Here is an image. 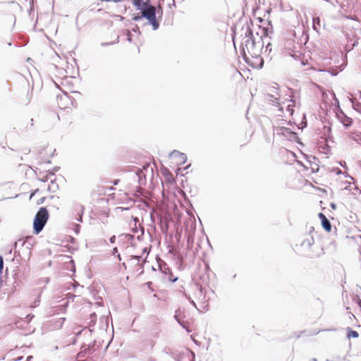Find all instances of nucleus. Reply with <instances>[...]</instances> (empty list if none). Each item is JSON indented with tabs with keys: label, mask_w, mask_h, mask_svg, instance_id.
<instances>
[{
	"label": "nucleus",
	"mask_w": 361,
	"mask_h": 361,
	"mask_svg": "<svg viewBox=\"0 0 361 361\" xmlns=\"http://www.w3.org/2000/svg\"><path fill=\"white\" fill-rule=\"evenodd\" d=\"M262 39H260L258 41H255V37L253 36V32L251 28L247 27L245 32V37L242 41V56L243 59L246 63H249V58L246 54V51L247 53L253 58L255 59L257 61H259V64L257 66L259 68H262L264 65V60L260 56L264 49Z\"/></svg>",
	"instance_id": "1"
},
{
	"label": "nucleus",
	"mask_w": 361,
	"mask_h": 361,
	"mask_svg": "<svg viewBox=\"0 0 361 361\" xmlns=\"http://www.w3.org/2000/svg\"><path fill=\"white\" fill-rule=\"evenodd\" d=\"M132 4L137 11H140L142 16L147 20L148 23L152 25V30H158L160 25L157 18L158 12L157 8L152 4L151 0H132Z\"/></svg>",
	"instance_id": "2"
},
{
	"label": "nucleus",
	"mask_w": 361,
	"mask_h": 361,
	"mask_svg": "<svg viewBox=\"0 0 361 361\" xmlns=\"http://www.w3.org/2000/svg\"><path fill=\"white\" fill-rule=\"evenodd\" d=\"M49 218L48 210L45 207H41L35 215L33 221L34 232L38 234L44 227Z\"/></svg>",
	"instance_id": "3"
},
{
	"label": "nucleus",
	"mask_w": 361,
	"mask_h": 361,
	"mask_svg": "<svg viewBox=\"0 0 361 361\" xmlns=\"http://www.w3.org/2000/svg\"><path fill=\"white\" fill-rule=\"evenodd\" d=\"M335 102L338 104V110L336 112L337 118L340 120L344 126H350L353 123L352 118L348 117L340 108L339 101L337 98H335Z\"/></svg>",
	"instance_id": "4"
},
{
	"label": "nucleus",
	"mask_w": 361,
	"mask_h": 361,
	"mask_svg": "<svg viewBox=\"0 0 361 361\" xmlns=\"http://www.w3.org/2000/svg\"><path fill=\"white\" fill-rule=\"evenodd\" d=\"M169 157L171 158H177L178 159V164H183L187 161V156L185 154L180 152L178 150H173L170 153Z\"/></svg>",
	"instance_id": "5"
},
{
	"label": "nucleus",
	"mask_w": 361,
	"mask_h": 361,
	"mask_svg": "<svg viewBox=\"0 0 361 361\" xmlns=\"http://www.w3.org/2000/svg\"><path fill=\"white\" fill-rule=\"evenodd\" d=\"M319 219L322 221V225L323 228L326 231H331V224L329 220L326 217V216L323 213H319L318 214Z\"/></svg>",
	"instance_id": "6"
},
{
	"label": "nucleus",
	"mask_w": 361,
	"mask_h": 361,
	"mask_svg": "<svg viewBox=\"0 0 361 361\" xmlns=\"http://www.w3.org/2000/svg\"><path fill=\"white\" fill-rule=\"evenodd\" d=\"M321 138L323 140L319 142L318 148L322 149L323 153L328 154L329 146L328 145V140L326 139V137H321Z\"/></svg>",
	"instance_id": "7"
},
{
	"label": "nucleus",
	"mask_w": 361,
	"mask_h": 361,
	"mask_svg": "<svg viewBox=\"0 0 361 361\" xmlns=\"http://www.w3.org/2000/svg\"><path fill=\"white\" fill-rule=\"evenodd\" d=\"M266 100L272 104H274V103L278 104L279 99L277 97H275L273 94H267L265 97Z\"/></svg>",
	"instance_id": "8"
},
{
	"label": "nucleus",
	"mask_w": 361,
	"mask_h": 361,
	"mask_svg": "<svg viewBox=\"0 0 361 361\" xmlns=\"http://www.w3.org/2000/svg\"><path fill=\"white\" fill-rule=\"evenodd\" d=\"M355 35L356 39L354 41L353 44V47L357 45L358 39L361 38V29L355 30Z\"/></svg>",
	"instance_id": "9"
},
{
	"label": "nucleus",
	"mask_w": 361,
	"mask_h": 361,
	"mask_svg": "<svg viewBox=\"0 0 361 361\" xmlns=\"http://www.w3.org/2000/svg\"><path fill=\"white\" fill-rule=\"evenodd\" d=\"M351 102L353 109L358 113L361 114V103L357 101H352Z\"/></svg>",
	"instance_id": "10"
},
{
	"label": "nucleus",
	"mask_w": 361,
	"mask_h": 361,
	"mask_svg": "<svg viewBox=\"0 0 361 361\" xmlns=\"http://www.w3.org/2000/svg\"><path fill=\"white\" fill-rule=\"evenodd\" d=\"M319 27H320V18L319 17L313 18V29L318 32Z\"/></svg>",
	"instance_id": "11"
},
{
	"label": "nucleus",
	"mask_w": 361,
	"mask_h": 361,
	"mask_svg": "<svg viewBox=\"0 0 361 361\" xmlns=\"http://www.w3.org/2000/svg\"><path fill=\"white\" fill-rule=\"evenodd\" d=\"M348 334H347V336L348 338H357L359 334L356 331H354V330H352L350 329H348Z\"/></svg>",
	"instance_id": "12"
},
{
	"label": "nucleus",
	"mask_w": 361,
	"mask_h": 361,
	"mask_svg": "<svg viewBox=\"0 0 361 361\" xmlns=\"http://www.w3.org/2000/svg\"><path fill=\"white\" fill-rule=\"evenodd\" d=\"M142 18H145L143 16H142V14L141 13V15L140 14H135L134 15V16L133 17V20L134 21H139L140 20H142Z\"/></svg>",
	"instance_id": "13"
},
{
	"label": "nucleus",
	"mask_w": 361,
	"mask_h": 361,
	"mask_svg": "<svg viewBox=\"0 0 361 361\" xmlns=\"http://www.w3.org/2000/svg\"><path fill=\"white\" fill-rule=\"evenodd\" d=\"M312 243H313V239L311 238V239H307L306 240H304L303 243H302V245H305L307 244V246H311L312 245Z\"/></svg>",
	"instance_id": "14"
},
{
	"label": "nucleus",
	"mask_w": 361,
	"mask_h": 361,
	"mask_svg": "<svg viewBox=\"0 0 361 361\" xmlns=\"http://www.w3.org/2000/svg\"><path fill=\"white\" fill-rule=\"evenodd\" d=\"M130 259L131 260H135V262L137 263V264H139L140 263V257L139 256H135V255H133V256H130Z\"/></svg>",
	"instance_id": "15"
},
{
	"label": "nucleus",
	"mask_w": 361,
	"mask_h": 361,
	"mask_svg": "<svg viewBox=\"0 0 361 361\" xmlns=\"http://www.w3.org/2000/svg\"><path fill=\"white\" fill-rule=\"evenodd\" d=\"M4 268V259L1 256H0V274L2 273V270Z\"/></svg>",
	"instance_id": "16"
},
{
	"label": "nucleus",
	"mask_w": 361,
	"mask_h": 361,
	"mask_svg": "<svg viewBox=\"0 0 361 361\" xmlns=\"http://www.w3.org/2000/svg\"><path fill=\"white\" fill-rule=\"evenodd\" d=\"M115 43H116L115 42H102V43H101V46H102V47H106V46L112 45V44H115Z\"/></svg>",
	"instance_id": "17"
},
{
	"label": "nucleus",
	"mask_w": 361,
	"mask_h": 361,
	"mask_svg": "<svg viewBox=\"0 0 361 361\" xmlns=\"http://www.w3.org/2000/svg\"><path fill=\"white\" fill-rule=\"evenodd\" d=\"M177 313H178V311L176 312V315H175V319H176V321L183 327V328H185V326H184V324L180 321V319H178V315H177Z\"/></svg>",
	"instance_id": "18"
},
{
	"label": "nucleus",
	"mask_w": 361,
	"mask_h": 361,
	"mask_svg": "<svg viewBox=\"0 0 361 361\" xmlns=\"http://www.w3.org/2000/svg\"><path fill=\"white\" fill-rule=\"evenodd\" d=\"M133 31L140 34V27L137 25L133 28Z\"/></svg>",
	"instance_id": "19"
},
{
	"label": "nucleus",
	"mask_w": 361,
	"mask_h": 361,
	"mask_svg": "<svg viewBox=\"0 0 361 361\" xmlns=\"http://www.w3.org/2000/svg\"><path fill=\"white\" fill-rule=\"evenodd\" d=\"M39 303V299H37L35 300L33 305H31L32 307H37Z\"/></svg>",
	"instance_id": "20"
},
{
	"label": "nucleus",
	"mask_w": 361,
	"mask_h": 361,
	"mask_svg": "<svg viewBox=\"0 0 361 361\" xmlns=\"http://www.w3.org/2000/svg\"><path fill=\"white\" fill-rule=\"evenodd\" d=\"M269 34V28H264L263 29V35L264 36H267Z\"/></svg>",
	"instance_id": "21"
},
{
	"label": "nucleus",
	"mask_w": 361,
	"mask_h": 361,
	"mask_svg": "<svg viewBox=\"0 0 361 361\" xmlns=\"http://www.w3.org/2000/svg\"><path fill=\"white\" fill-rule=\"evenodd\" d=\"M271 45V44L270 42H269L267 44V45L265 47V50H264V52H267V51H271V49H269V47Z\"/></svg>",
	"instance_id": "22"
},
{
	"label": "nucleus",
	"mask_w": 361,
	"mask_h": 361,
	"mask_svg": "<svg viewBox=\"0 0 361 361\" xmlns=\"http://www.w3.org/2000/svg\"><path fill=\"white\" fill-rule=\"evenodd\" d=\"M187 298H188L189 302H190V303H191L194 307H197L196 304H195V302H194V300H192V299H191L190 298H189V297H187Z\"/></svg>",
	"instance_id": "23"
},
{
	"label": "nucleus",
	"mask_w": 361,
	"mask_h": 361,
	"mask_svg": "<svg viewBox=\"0 0 361 361\" xmlns=\"http://www.w3.org/2000/svg\"><path fill=\"white\" fill-rule=\"evenodd\" d=\"M109 240H110V243H115V240H116V236H115V235L111 236V237L110 238Z\"/></svg>",
	"instance_id": "24"
},
{
	"label": "nucleus",
	"mask_w": 361,
	"mask_h": 361,
	"mask_svg": "<svg viewBox=\"0 0 361 361\" xmlns=\"http://www.w3.org/2000/svg\"><path fill=\"white\" fill-rule=\"evenodd\" d=\"M75 232L78 233L79 232V228H80V225L77 224L75 225Z\"/></svg>",
	"instance_id": "25"
},
{
	"label": "nucleus",
	"mask_w": 361,
	"mask_h": 361,
	"mask_svg": "<svg viewBox=\"0 0 361 361\" xmlns=\"http://www.w3.org/2000/svg\"><path fill=\"white\" fill-rule=\"evenodd\" d=\"M87 350H88V351H90V346H88L87 348H85L83 350V352L87 353Z\"/></svg>",
	"instance_id": "26"
},
{
	"label": "nucleus",
	"mask_w": 361,
	"mask_h": 361,
	"mask_svg": "<svg viewBox=\"0 0 361 361\" xmlns=\"http://www.w3.org/2000/svg\"><path fill=\"white\" fill-rule=\"evenodd\" d=\"M290 135H293V136H295V135H298V133H295V132H290Z\"/></svg>",
	"instance_id": "27"
},
{
	"label": "nucleus",
	"mask_w": 361,
	"mask_h": 361,
	"mask_svg": "<svg viewBox=\"0 0 361 361\" xmlns=\"http://www.w3.org/2000/svg\"><path fill=\"white\" fill-rule=\"evenodd\" d=\"M117 252H118V249H117V247H114V248L113 249V253H114V254H116Z\"/></svg>",
	"instance_id": "28"
},
{
	"label": "nucleus",
	"mask_w": 361,
	"mask_h": 361,
	"mask_svg": "<svg viewBox=\"0 0 361 361\" xmlns=\"http://www.w3.org/2000/svg\"><path fill=\"white\" fill-rule=\"evenodd\" d=\"M177 279H178V278H172V279H171L170 280H171L172 282H175V281H177Z\"/></svg>",
	"instance_id": "29"
},
{
	"label": "nucleus",
	"mask_w": 361,
	"mask_h": 361,
	"mask_svg": "<svg viewBox=\"0 0 361 361\" xmlns=\"http://www.w3.org/2000/svg\"><path fill=\"white\" fill-rule=\"evenodd\" d=\"M331 207L332 209H336V204H334V203L331 204Z\"/></svg>",
	"instance_id": "30"
},
{
	"label": "nucleus",
	"mask_w": 361,
	"mask_h": 361,
	"mask_svg": "<svg viewBox=\"0 0 361 361\" xmlns=\"http://www.w3.org/2000/svg\"><path fill=\"white\" fill-rule=\"evenodd\" d=\"M128 40L129 42H131V40H132L131 35H128Z\"/></svg>",
	"instance_id": "31"
},
{
	"label": "nucleus",
	"mask_w": 361,
	"mask_h": 361,
	"mask_svg": "<svg viewBox=\"0 0 361 361\" xmlns=\"http://www.w3.org/2000/svg\"><path fill=\"white\" fill-rule=\"evenodd\" d=\"M78 221H82V214L79 216V218L78 219Z\"/></svg>",
	"instance_id": "32"
},
{
	"label": "nucleus",
	"mask_w": 361,
	"mask_h": 361,
	"mask_svg": "<svg viewBox=\"0 0 361 361\" xmlns=\"http://www.w3.org/2000/svg\"><path fill=\"white\" fill-rule=\"evenodd\" d=\"M117 257H118V259L120 261L121 260V255H117Z\"/></svg>",
	"instance_id": "33"
},
{
	"label": "nucleus",
	"mask_w": 361,
	"mask_h": 361,
	"mask_svg": "<svg viewBox=\"0 0 361 361\" xmlns=\"http://www.w3.org/2000/svg\"><path fill=\"white\" fill-rule=\"evenodd\" d=\"M159 9L161 11V14H162V8L161 7H159Z\"/></svg>",
	"instance_id": "34"
},
{
	"label": "nucleus",
	"mask_w": 361,
	"mask_h": 361,
	"mask_svg": "<svg viewBox=\"0 0 361 361\" xmlns=\"http://www.w3.org/2000/svg\"><path fill=\"white\" fill-rule=\"evenodd\" d=\"M8 46H11V45H12V42H8Z\"/></svg>",
	"instance_id": "35"
},
{
	"label": "nucleus",
	"mask_w": 361,
	"mask_h": 361,
	"mask_svg": "<svg viewBox=\"0 0 361 361\" xmlns=\"http://www.w3.org/2000/svg\"><path fill=\"white\" fill-rule=\"evenodd\" d=\"M123 266L125 268H126V264H125L124 262L123 263Z\"/></svg>",
	"instance_id": "36"
},
{
	"label": "nucleus",
	"mask_w": 361,
	"mask_h": 361,
	"mask_svg": "<svg viewBox=\"0 0 361 361\" xmlns=\"http://www.w3.org/2000/svg\"><path fill=\"white\" fill-rule=\"evenodd\" d=\"M91 317H92V318H93V317H95V314H92V315H91Z\"/></svg>",
	"instance_id": "37"
},
{
	"label": "nucleus",
	"mask_w": 361,
	"mask_h": 361,
	"mask_svg": "<svg viewBox=\"0 0 361 361\" xmlns=\"http://www.w3.org/2000/svg\"><path fill=\"white\" fill-rule=\"evenodd\" d=\"M80 207H81V210L82 211L84 209L83 206H80Z\"/></svg>",
	"instance_id": "38"
},
{
	"label": "nucleus",
	"mask_w": 361,
	"mask_h": 361,
	"mask_svg": "<svg viewBox=\"0 0 361 361\" xmlns=\"http://www.w3.org/2000/svg\"><path fill=\"white\" fill-rule=\"evenodd\" d=\"M32 357V356H30V357H27V360H30V359H31Z\"/></svg>",
	"instance_id": "39"
}]
</instances>
